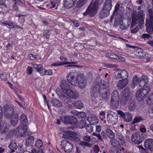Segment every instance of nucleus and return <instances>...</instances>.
<instances>
[{"label":"nucleus","mask_w":153,"mask_h":153,"mask_svg":"<svg viewBox=\"0 0 153 153\" xmlns=\"http://www.w3.org/2000/svg\"><path fill=\"white\" fill-rule=\"evenodd\" d=\"M120 7L121 8V10H122V11H124V9L122 6L120 7V5L119 3H117L115 6V11H117L119 9Z\"/></svg>","instance_id":"338daca9"},{"label":"nucleus","mask_w":153,"mask_h":153,"mask_svg":"<svg viewBox=\"0 0 153 153\" xmlns=\"http://www.w3.org/2000/svg\"><path fill=\"white\" fill-rule=\"evenodd\" d=\"M16 130L15 129L11 130L7 134V137L9 139L13 138L15 133Z\"/></svg>","instance_id":"a18cd8bd"},{"label":"nucleus","mask_w":153,"mask_h":153,"mask_svg":"<svg viewBox=\"0 0 153 153\" xmlns=\"http://www.w3.org/2000/svg\"><path fill=\"white\" fill-rule=\"evenodd\" d=\"M70 118L69 116H63L60 117V119L62 123L68 124L70 122Z\"/></svg>","instance_id":"2f4dec72"},{"label":"nucleus","mask_w":153,"mask_h":153,"mask_svg":"<svg viewBox=\"0 0 153 153\" xmlns=\"http://www.w3.org/2000/svg\"><path fill=\"white\" fill-rule=\"evenodd\" d=\"M94 85L92 88L91 91V97L94 99L100 96L103 99L109 98L110 94V87L108 82L105 81L100 84L97 82L94 83Z\"/></svg>","instance_id":"f257e3e1"},{"label":"nucleus","mask_w":153,"mask_h":153,"mask_svg":"<svg viewBox=\"0 0 153 153\" xmlns=\"http://www.w3.org/2000/svg\"><path fill=\"white\" fill-rule=\"evenodd\" d=\"M79 126L80 128H82L86 127V121L85 120H81L79 123Z\"/></svg>","instance_id":"3c124183"},{"label":"nucleus","mask_w":153,"mask_h":153,"mask_svg":"<svg viewBox=\"0 0 153 153\" xmlns=\"http://www.w3.org/2000/svg\"><path fill=\"white\" fill-rule=\"evenodd\" d=\"M116 135L117 139L119 140V142H120V145H123L125 143L123 136L121 133H117Z\"/></svg>","instance_id":"c85d7f7f"},{"label":"nucleus","mask_w":153,"mask_h":153,"mask_svg":"<svg viewBox=\"0 0 153 153\" xmlns=\"http://www.w3.org/2000/svg\"><path fill=\"white\" fill-rule=\"evenodd\" d=\"M136 13H137L135 12ZM144 16V14L143 13V11L142 10L139 11L138 12V14H136V16L139 19V22L141 24H142L143 22L144 19L143 18V16Z\"/></svg>","instance_id":"cd10ccee"},{"label":"nucleus","mask_w":153,"mask_h":153,"mask_svg":"<svg viewBox=\"0 0 153 153\" xmlns=\"http://www.w3.org/2000/svg\"><path fill=\"white\" fill-rule=\"evenodd\" d=\"M98 3L97 1L92 3L88 7L85 12L83 13V14L85 15L88 13L91 16H94L97 13L98 7Z\"/></svg>","instance_id":"39448f33"},{"label":"nucleus","mask_w":153,"mask_h":153,"mask_svg":"<svg viewBox=\"0 0 153 153\" xmlns=\"http://www.w3.org/2000/svg\"><path fill=\"white\" fill-rule=\"evenodd\" d=\"M33 68L39 73L40 75L43 76L44 74L43 73L44 69L42 66L41 64H33Z\"/></svg>","instance_id":"4be33fe9"},{"label":"nucleus","mask_w":153,"mask_h":153,"mask_svg":"<svg viewBox=\"0 0 153 153\" xmlns=\"http://www.w3.org/2000/svg\"><path fill=\"white\" fill-rule=\"evenodd\" d=\"M145 138L146 135L140 132L134 133L131 136L132 141L137 145H139L141 143Z\"/></svg>","instance_id":"0eeeda50"},{"label":"nucleus","mask_w":153,"mask_h":153,"mask_svg":"<svg viewBox=\"0 0 153 153\" xmlns=\"http://www.w3.org/2000/svg\"><path fill=\"white\" fill-rule=\"evenodd\" d=\"M61 60H63L61 62H58L56 63H54L52 64V66H58L60 65H62L68 64H75L76 63V62H73L72 61L70 62L67 61V58H60Z\"/></svg>","instance_id":"4468645a"},{"label":"nucleus","mask_w":153,"mask_h":153,"mask_svg":"<svg viewBox=\"0 0 153 153\" xmlns=\"http://www.w3.org/2000/svg\"><path fill=\"white\" fill-rule=\"evenodd\" d=\"M117 114L120 115V117H121L124 121L129 122L131 121L132 119V115L128 112L125 113L121 110H117Z\"/></svg>","instance_id":"9b49d317"},{"label":"nucleus","mask_w":153,"mask_h":153,"mask_svg":"<svg viewBox=\"0 0 153 153\" xmlns=\"http://www.w3.org/2000/svg\"><path fill=\"white\" fill-rule=\"evenodd\" d=\"M19 121V116L17 114H14L10 120V123L13 126H16Z\"/></svg>","instance_id":"b1692460"},{"label":"nucleus","mask_w":153,"mask_h":153,"mask_svg":"<svg viewBox=\"0 0 153 153\" xmlns=\"http://www.w3.org/2000/svg\"><path fill=\"white\" fill-rule=\"evenodd\" d=\"M17 134L20 137L25 135L27 131V126L26 124H21L16 128Z\"/></svg>","instance_id":"f8f14e48"},{"label":"nucleus","mask_w":153,"mask_h":153,"mask_svg":"<svg viewBox=\"0 0 153 153\" xmlns=\"http://www.w3.org/2000/svg\"><path fill=\"white\" fill-rule=\"evenodd\" d=\"M67 78L68 81L72 85L75 86L78 84L81 88H84L86 85V81L83 74L76 71L70 72L68 73Z\"/></svg>","instance_id":"f03ea898"},{"label":"nucleus","mask_w":153,"mask_h":153,"mask_svg":"<svg viewBox=\"0 0 153 153\" xmlns=\"http://www.w3.org/2000/svg\"><path fill=\"white\" fill-rule=\"evenodd\" d=\"M100 151V149L97 145H94L93 149L91 151V153H98Z\"/></svg>","instance_id":"603ef678"},{"label":"nucleus","mask_w":153,"mask_h":153,"mask_svg":"<svg viewBox=\"0 0 153 153\" xmlns=\"http://www.w3.org/2000/svg\"><path fill=\"white\" fill-rule=\"evenodd\" d=\"M139 79L138 77L136 76H134L132 79V82L131 84V88L134 89L135 88V86L137 85L138 83Z\"/></svg>","instance_id":"72a5a7b5"},{"label":"nucleus","mask_w":153,"mask_h":153,"mask_svg":"<svg viewBox=\"0 0 153 153\" xmlns=\"http://www.w3.org/2000/svg\"><path fill=\"white\" fill-rule=\"evenodd\" d=\"M120 20L119 19L115 18L114 22V26L115 27L118 26L120 23Z\"/></svg>","instance_id":"0e129e2a"},{"label":"nucleus","mask_w":153,"mask_h":153,"mask_svg":"<svg viewBox=\"0 0 153 153\" xmlns=\"http://www.w3.org/2000/svg\"><path fill=\"white\" fill-rule=\"evenodd\" d=\"M107 121L110 124L113 125L116 123L118 121V115L117 114L110 110L107 112Z\"/></svg>","instance_id":"6e6552de"},{"label":"nucleus","mask_w":153,"mask_h":153,"mask_svg":"<svg viewBox=\"0 0 153 153\" xmlns=\"http://www.w3.org/2000/svg\"><path fill=\"white\" fill-rule=\"evenodd\" d=\"M77 116L79 118L82 119L86 117V114L84 112H79Z\"/></svg>","instance_id":"680f3d73"},{"label":"nucleus","mask_w":153,"mask_h":153,"mask_svg":"<svg viewBox=\"0 0 153 153\" xmlns=\"http://www.w3.org/2000/svg\"><path fill=\"white\" fill-rule=\"evenodd\" d=\"M110 142L111 145L113 147V148L117 147L119 145H121L120 142L118 140L114 139H111L110 140Z\"/></svg>","instance_id":"4c0bfd02"},{"label":"nucleus","mask_w":153,"mask_h":153,"mask_svg":"<svg viewBox=\"0 0 153 153\" xmlns=\"http://www.w3.org/2000/svg\"><path fill=\"white\" fill-rule=\"evenodd\" d=\"M142 120L141 117L140 116H136L134 119L133 120L131 123V125H134L136 123H139Z\"/></svg>","instance_id":"37998d69"},{"label":"nucleus","mask_w":153,"mask_h":153,"mask_svg":"<svg viewBox=\"0 0 153 153\" xmlns=\"http://www.w3.org/2000/svg\"><path fill=\"white\" fill-rule=\"evenodd\" d=\"M43 73L44 74L43 76L45 75H52L53 74L52 71L51 69H49L48 70H47L45 69H44Z\"/></svg>","instance_id":"6e6d98bb"},{"label":"nucleus","mask_w":153,"mask_h":153,"mask_svg":"<svg viewBox=\"0 0 153 153\" xmlns=\"http://www.w3.org/2000/svg\"><path fill=\"white\" fill-rule=\"evenodd\" d=\"M7 74L4 72H3L0 74V77L4 80H6L7 79Z\"/></svg>","instance_id":"e2e57ef3"},{"label":"nucleus","mask_w":153,"mask_h":153,"mask_svg":"<svg viewBox=\"0 0 153 153\" xmlns=\"http://www.w3.org/2000/svg\"><path fill=\"white\" fill-rule=\"evenodd\" d=\"M119 94L117 90L113 91L111 96L110 108L115 109L117 108L119 105Z\"/></svg>","instance_id":"7ed1b4c3"},{"label":"nucleus","mask_w":153,"mask_h":153,"mask_svg":"<svg viewBox=\"0 0 153 153\" xmlns=\"http://www.w3.org/2000/svg\"><path fill=\"white\" fill-rule=\"evenodd\" d=\"M71 140L77 142L80 141V139L78 137L72 136Z\"/></svg>","instance_id":"69168bd1"},{"label":"nucleus","mask_w":153,"mask_h":153,"mask_svg":"<svg viewBox=\"0 0 153 153\" xmlns=\"http://www.w3.org/2000/svg\"><path fill=\"white\" fill-rule=\"evenodd\" d=\"M121 152L120 148L119 147H114L111 150L110 153H121Z\"/></svg>","instance_id":"c03bdc74"},{"label":"nucleus","mask_w":153,"mask_h":153,"mask_svg":"<svg viewBox=\"0 0 153 153\" xmlns=\"http://www.w3.org/2000/svg\"><path fill=\"white\" fill-rule=\"evenodd\" d=\"M150 91V88L149 86H147L146 88H143L138 90L136 94V98L139 101L143 100L148 95Z\"/></svg>","instance_id":"20e7f679"},{"label":"nucleus","mask_w":153,"mask_h":153,"mask_svg":"<svg viewBox=\"0 0 153 153\" xmlns=\"http://www.w3.org/2000/svg\"><path fill=\"white\" fill-rule=\"evenodd\" d=\"M82 140L86 142H90L91 140V137L88 135H85L82 136Z\"/></svg>","instance_id":"13d9d810"},{"label":"nucleus","mask_w":153,"mask_h":153,"mask_svg":"<svg viewBox=\"0 0 153 153\" xmlns=\"http://www.w3.org/2000/svg\"><path fill=\"white\" fill-rule=\"evenodd\" d=\"M136 107L135 104L134 102H131L128 106V109L130 111H131L135 109Z\"/></svg>","instance_id":"8fccbe9b"},{"label":"nucleus","mask_w":153,"mask_h":153,"mask_svg":"<svg viewBox=\"0 0 153 153\" xmlns=\"http://www.w3.org/2000/svg\"><path fill=\"white\" fill-rule=\"evenodd\" d=\"M128 82V79L120 80L117 85V88L121 90L123 88L127 85Z\"/></svg>","instance_id":"aec40b11"},{"label":"nucleus","mask_w":153,"mask_h":153,"mask_svg":"<svg viewBox=\"0 0 153 153\" xmlns=\"http://www.w3.org/2000/svg\"><path fill=\"white\" fill-rule=\"evenodd\" d=\"M93 134L94 136L97 137L98 140L101 141H103V139H107L106 132L105 133L104 131H102L100 134L99 133L96 132H93Z\"/></svg>","instance_id":"6ab92c4d"},{"label":"nucleus","mask_w":153,"mask_h":153,"mask_svg":"<svg viewBox=\"0 0 153 153\" xmlns=\"http://www.w3.org/2000/svg\"><path fill=\"white\" fill-rule=\"evenodd\" d=\"M109 14V11L104 9V8H103L100 11L99 16L101 18H104L107 16Z\"/></svg>","instance_id":"393cba45"},{"label":"nucleus","mask_w":153,"mask_h":153,"mask_svg":"<svg viewBox=\"0 0 153 153\" xmlns=\"http://www.w3.org/2000/svg\"><path fill=\"white\" fill-rule=\"evenodd\" d=\"M141 38L145 40H148L152 38V36L149 34L144 33L142 35Z\"/></svg>","instance_id":"864d4df0"},{"label":"nucleus","mask_w":153,"mask_h":153,"mask_svg":"<svg viewBox=\"0 0 153 153\" xmlns=\"http://www.w3.org/2000/svg\"><path fill=\"white\" fill-rule=\"evenodd\" d=\"M130 95V88L129 87H126L122 91V96H129Z\"/></svg>","instance_id":"a19ab883"},{"label":"nucleus","mask_w":153,"mask_h":153,"mask_svg":"<svg viewBox=\"0 0 153 153\" xmlns=\"http://www.w3.org/2000/svg\"><path fill=\"white\" fill-rule=\"evenodd\" d=\"M51 33V31L46 30L44 32L43 35L45 37L46 39H48Z\"/></svg>","instance_id":"de8ad7c7"},{"label":"nucleus","mask_w":153,"mask_h":153,"mask_svg":"<svg viewBox=\"0 0 153 153\" xmlns=\"http://www.w3.org/2000/svg\"><path fill=\"white\" fill-rule=\"evenodd\" d=\"M84 0H79L77 3L76 7L78 8H80L83 6L86 2Z\"/></svg>","instance_id":"09e8293b"},{"label":"nucleus","mask_w":153,"mask_h":153,"mask_svg":"<svg viewBox=\"0 0 153 153\" xmlns=\"http://www.w3.org/2000/svg\"><path fill=\"white\" fill-rule=\"evenodd\" d=\"M0 131L2 133H5L8 131L6 123H1L0 124Z\"/></svg>","instance_id":"f704fd0d"},{"label":"nucleus","mask_w":153,"mask_h":153,"mask_svg":"<svg viewBox=\"0 0 153 153\" xmlns=\"http://www.w3.org/2000/svg\"><path fill=\"white\" fill-rule=\"evenodd\" d=\"M4 114L7 118L10 119L13 115L14 112L13 108L8 105H4L3 106Z\"/></svg>","instance_id":"9d476101"},{"label":"nucleus","mask_w":153,"mask_h":153,"mask_svg":"<svg viewBox=\"0 0 153 153\" xmlns=\"http://www.w3.org/2000/svg\"><path fill=\"white\" fill-rule=\"evenodd\" d=\"M61 146L62 149L65 152H70L72 151L73 147V145L66 140H63L61 142Z\"/></svg>","instance_id":"1a4fd4ad"},{"label":"nucleus","mask_w":153,"mask_h":153,"mask_svg":"<svg viewBox=\"0 0 153 153\" xmlns=\"http://www.w3.org/2000/svg\"><path fill=\"white\" fill-rule=\"evenodd\" d=\"M51 102L54 106L61 107L62 106V103L58 100L53 98L51 99Z\"/></svg>","instance_id":"c756f323"},{"label":"nucleus","mask_w":153,"mask_h":153,"mask_svg":"<svg viewBox=\"0 0 153 153\" xmlns=\"http://www.w3.org/2000/svg\"><path fill=\"white\" fill-rule=\"evenodd\" d=\"M69 124L72 125H75L77 124L78 120L77 118L74 116H70Z\"/></svg>","instance_id":"e433bc0d"},{"label":"nucleus","mask_w":153,"mask_h":153,"mask_svg":"<svg viewBox=\"0 0 153 153\" xmlns=\"http://www.w3.org/2000/svg\"><path fill=\"white\" fill-rule=\"evenodd\" d=\"M112 2L111 0H106L104 3L103 8L109 11L112 7Z\"/></svg>","instance_id":"5701e85b"},{"label":"nucleus","mask_w":153,"mask_h":153,"mask_svg":"<svg viewBox=\"0 0 153 153\" xmlns=\"http://www.w3.org/2000/svg\"><path fill=\"white\" fill-rule=\"evenodd\" d=\"M106 136L109 138L114 139L115 136V134L110 128H107L105 130Z\"/></svg>","instance_id":"bb28decb"},{"label":"nucleus","mask_w":153,"mask_h":153,"mask_svg":"<svg viewBox=\"0 0 153 153\" xmlns=\"http://www.w3.org/2000/svg\"><path fill=\"white\" fill-rule=\"evenodd\" d=\"M43 143L41 140H38L36 142L35 146L37 148H40L41 147Z\"/></svg>","instance_id":"5fc2aeb1"},{"label":"nucleus","mask_w":153,"mask_h":153,"mask_svg":"<svg viewBox=\"0 0 153 153\" xmlns=\"http://www.w3.org/2000/svg\"><path fill=\"white\" fill-rule=\"evenodd\" d=\"M102 130V126L100 125H96V133H100Z\"/></svg>","instance_id":"774afa93"},{"label":"nucleus","mask_w":153,"mask_h":153,"mask_svg":"<svg viewBox=\"0 0 153 153\" xmlns=\"http://www.w3.org/2000/svg\"><path fill=\"white\" fill-rule=\"evenodd\" d=\"M34 139V137L32 136H30L26 139V145L27 147H29L33 143Z\"/></svg>","instance_id":"a878e982"},{"label":"nucleus","mask_w":153,"mask_h":153,"mask_svg":"<svg viewBox=\"0 0 153 153\" xmlns=\"http://www.w3.org/2000/svg\"><path fill=\"white\" fill-rule=\"evenodd\" d=\"M121 70H117L113 74L114 77L116 79H118L121 78Z\"/></svg>","instance_id":"58836bf2"},{"label":"nucleus","mask_w":153,"mask_h":153,"mask_svg":"<svg viewBox=\"0 0 153 153\" xmlns=\"http://www.w3.org/2000/svg\"><path fill=\"white\" fill-rule=\"evenodd\" d=\"M145 148L151 151H153V139H148L144 142Z\"/></svg>","instance_id":"dca6fc26"},{"label":"nucleus","mask_w":153,"mask_h":153,"mask_svg":"<svg viewBox=\"0 0 153 153\" xmlns=\"http://www.w3.org/2000/svg\"><path fill=\"white\" fill-rule=\"evenodd\" d=\"M114 60V61L115 62H124L125 61V58H111Z\"/></svg>","instance_id":"052dcab7"},{"label":"nucleus","mask_w":153,"mask_h":153,"mask_svg":"<svg viewBox=\"0 0 153 153\" xmlns=\"http://www.w3.org/2000/svg\"><path fill=\"white\" fill-rule=\"evenodd\" d=\"M86 131L88 132H91L93 131V128L91 124H88L86 126Z\"/></svg>","instance_id":"bf43d9fd"},{"label":"nucleus","mask_w":153,"mask_h":153,"mask_svg":"<svg viewBox=\"0 0 153 153\" xmlns=\"http://www.w3.org/2000/svg\"><path fill=\"white\" fill-rule=\"evenodd\" d=\"M150 19H146L145 25L146 29L149 33L153 32V11L152 8L148 10Z\"/></svg>","instance_id":"423d86ee"},{"label":"nucleus","mask_w":153,"mask_h":153,"mask_svg":"<svg viewBox=\"0 0 153 153\" xmlns=\"http://www.w3.org/2000/svg\"><path fill=\"white\" fill-rule=\"evenodd\" d=\"M8 147L11 150L10 153L14 152L15 150L17 149L16 143L15 142H12L9 145Z\"/></svg>","instance_id":"7c9ffc66"},{"label":"nucleus","mask_w":153,"mask_h":153,"mask_svg":"<svg viewBox=\"0 0 153 153\" xmlns=\"http://www.w3.org/2000/svg\"><path fill=\"white\" fill-rule=\"evenodd\" d=\"M20 121L21 124H26L27 123L28 120L25 114H22L20 116Z\"/></svg>","instance_id":"c9c22d12"},{"label":"nucleus","mask_w":153,"mask_h":153,"mask_svg":"<svg viewBox=\"0 0 153 153\" xmlns=\"http://www.w3.org/2000/svg\"><path fill=\"white\" fill-rule=\"evenodd\" d=\"M65 94L69 97L72 99H76L79 97V94L75 91H72L71 89L68 91Z\"/></svg>","instance_id":"412c9836"},{"label":"nucleus","mask_w":153,"mask_h":153,"mask_svg":"<svg viewBox=\"0 0 153 153\" xmlns=\"http://www.w3.org/2000/svg\"><path fill=\"white\" fill-rule=\"evenodd\" d=\"M128 77V74L127 72L125 70H121V78L123 80L124 79H127Z\"/></svg>","instance_id":"79ce46f5"},{"label":"nucleus","mask_w":153,"mask_h":153,"mask_svg":"<svg viewBox=\"0 0 153 153\" xmlns=\"http://www.w3.org/2000/svg\"><path fill=\"white\" fill-rule=\"evenodd\" d=\"M73 104L77 108H81L84 107L83 103L81 101H75L73 103Z\"/></svg>","instance_id":"473e14b6"},{"label":"nucleus","mask_w":153,"mask_h":153,"mask_svg":"<svg viewBox=\"0 0 153 153\" xmlns=\"http://www.w3.org/2000/svg\"><path fill=\"white\" fill-rule=\"evenodd\" d=\"M129 96H122V98L121 101V103L123 105H125L127 102Z\"/></svg>","instance_id":"ea45409f"},{"label":"nucleus","mask_w":153,"mask_h":153,"mask_svg":"<svg viewBox=\"0 0 153 153\" xmlns=\"http://www.w3.org/2000/svg\"><path fill=\"white\" fill-rule=\"evenodd\" d=\"M146 102L147 104L149 105H150L153 103V90L152 91V94L146 100Z\"/></svg>","instance_id":"49530a36"},{"label":"nucleus","mask_w":153,"mask_h":153,"mask_svg":"<svg viewBox=\"0 0 153 153\" xmlns=\"http://www.w3.org/2000/svg\"><path fill=\"white\" fill-rule=\"evenodd\" d=\"M77 0H65L64 2V6L65 8L68 9L73 7Z\"/></svg>","instance_id":"a211bd4d"},{"label":"nucleus","mask_w":153,"mask_h":153,"mask_svg":"<svg viewBox=\"0 0 153 153\" xmlns=\"http://www.w3.org/2000/svg\"><path fill=\"white\" fill-rule=\"evenodd\" d=\"M91 122L92 124L95 125L98 123V120L96 117H91Z\"/></svg>","instance_id":"4d7b16f0"},{"label":"nucleus","mask_w":153,"mask_h":153,"mask_svg":"<svg viewBox=\"0 0 153 153\" xmlns=\"http://www.w3.org/2000/svg\"><path fill=\"white\" fill-rule=\"evenodd\" d=\"M148 77L145 75H143L139 79L138 82L139 85L141 87H143L148 83Z\"/></svg>","instance_id":"2eb2a0df"},{"label":"nucleus","mask_w":153,"mask_h":153,"mask_svg":"<svg viewBox=\"0 0 153 153\" xmlns=\"http://www.w3.org/2000/svg\"><path fill=\"white\" fill-rule=\"evenodd\" d=\"M60 86L62 92L65 94L71 88L69 83L65 80L61 81Z\"/></svg>","instance_id":"ddd939ff"},{"label":"nucleus","mask_w":153,"mask_h":153,"mask_svg":"<svg viewBox=\"0 0 153 153\" xmlns=\"http://www.w3.org/2000/svg\"><path fill=\"white\" fill-rule=\"evenodd\" d=\"M132 22L131 25V28H132L134 27L137 24L138 22L139 24H141L139 22L138 18L136 16V13L135 12H133L131 14Z\"/></svg>","instance_id":"f3484780"}]
</instances>
